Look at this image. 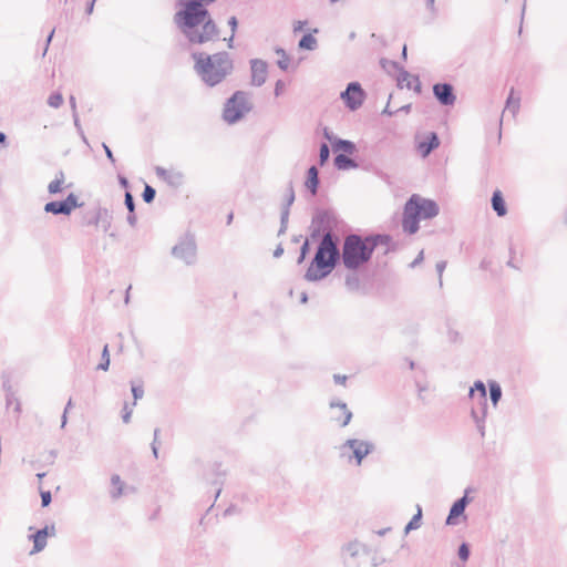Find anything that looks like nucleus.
<instances>
[{"label": "nucleus", "instance_id": "obj_35", "mask_svg": "<svg viewBox=\"0 0 567 567\" xmlns=\"http://www.w3.org/2000/svg\"><path fill=\"white\" fill-rule=\"evenodd\" d=\"M457 555L461 560L466 561L471 555L470 545L467 543H462L458 546Z\"/></svg>", "mask_w": 567, "mask_h": 567}, {"label": "nucleus", "instance_id": "obj_53", "mask_svg": "<svg viewBox=\"0 0 567 567\" xmlns=\"http://www.w3.org/2000/svg\"><path fill=\"white\" fill-rule=\"evenodd\" d=\"M309 251H310V250H300V256H299V258H298V260H297V261H298V264H301V262L305 260L306 255H307Z\"/></svg>", "mask_w": 567, "mask_h": 567}, {"label": "nucleus", "instance_id": "obj_25", "mask_svg": "<svg viewBox=\"0 0 567 567\" xmlns=\"http://www.w3.org/2000/svg\"><path fill=\"white\" fill-rule=\"evenodd\" d=\"M318 183V171L315 166H311L308 171L306 187L311 192L312 195L317 193Z\"/></svg>", "mask_w": 567, "mask_h": 567}, {"label": "nucleus", "instance_id": "obj_8", "mask_svg": "<svg viewBox=\"0 0 567 567\" xmlns=\"http://www.w3.org/2000/svg\"><path fill=\"white\" fill-rule=\"evenodd\" d=\"M250 110V103L247 94L244 92H236L226 103L224 109V118L234 123L244 116Z\"/></svg>", "mask_w": 567, "mask_h": 567}, {"label": "nucleus", "instance_id": "obj_46", "mask_svg": "<svg viewBox=\"0 0 567 567\" xmlns=\"http://www.w3.org/2000/svg\"><path fill=\"white\" fill-rule=\"evenodd\" d=\"M214 0H178L179 6L186 7L187 3H197L198 6H204V3L213 2Z\"/></svg>", "mask_w": 567, "mask_h": 567}, {"label": "nucleus", "instance_id": "obj_51", "mask_svg": "<svg viewBox=\"0 0 567 567\" xmlns=\"http://www.w3.org/2000/svg\"><path fill=\"white\" fill-rule=\"evenodd\" d=\"M3 386L7 390V408H10L13 404L12 394L9 393L10 386L7 384V382L3 383Z\"/></svg>", "mask_w": 567, "mask_h": 567}, {"label": "nucleus", "instance_id": "obj_62", "mask_svg": "<svg viewBox=\"0 0 567 567\" xmlns=\"http://www.w3.org/2000/svg\"><path fill=\"white\" fill-rule=\"evenodd\" d=\"M388 530H389V528H384V529L379 530L378 534L380 536H383Z\"/></svg>", "mask_w": 567, "mask_h": 567}, {"label": "nucleus", "instance_id": "obj_54", "mask_svg": "<svg viewBox=\"0 0 567 567\" xmlns=\"http://www.w3.org/2000/svg\"><path fill=\"white\" fill-rule=\"evenodd\" d=\"M308 301V295L306 291H302L301 295H300V302L301 303H307Z\"/></svg>", "mask_w": 567, "mask_h": 567}, {"label": "nucleus", "instance_id": "obj_41", "mask_svg": "<svg viewBox=\"0 0 567 567\" xmlns=\"http://www.w3.org/2000/svg\"><path fill=\"white\" fill-rule=\"evenodd\" d=\"M155 197V189L150 185H146L143 192V199L146 203H151Z\"/></svg>", "mask_w": 567, "mask_h": 567}, {"label": "nucleus", "instance_id": "obj_19", "mask_svg": "<svg viewBox=\"0 0 567 567\" xmlns=\"http://www.w3.org/2000/svg\"><path fill=\"white\" fill-rule=\"evenodd\" d=\"M362 548H363V545H361L359 542H351L343 547L342 550H343L344 564L348 567H357V563L352 561V559H354L359 555V553Z\"/></svg>", "mask_w": 567, "mask_h": 567}, {"label": "nucleus", "instance_id": "obj_36", "mask_svg": "<svg viewBox=\"0 0 567 567\" xmlns=\"http://www.w3.org/2000/svg\"><path fill=\"white\" fill-rule=\"evenodd\" d=\"M277 54L279 56L278 59V65L281 70H287L289 68V58L286 54V52L281 49L277 50Z\"/></svg>", "mask_w": 567, "mask_h": 567}, {"label": "nucleus", "instance_id": "obj_33", "mask_svg": "<svg viewBox=\"0 0 567 567\" xmlns=\"http://www.w3.org/2000/svg\"><path fill=\"white\" fill-rule=\"evenodd\" d=\"M110 367V352H109V346L105 344L102 354H101V362L97 365V370L107 371Z\"/></svg>", "mask_w": 567, "mask_h": 567}, {"label": "nucleus", "instance_id": "obj_29", "mask_svg": "<svg viewBox=\"0 0 567 567\" xmlns=\"http://www.w3.org/2000/svg\"><path fill=\"white\" fill-rule=\"evenodd\" d=\"M475 392H477V399L487 398L486 386L483 381L477 380L473 386L470 388L468 396L474 399Z\"/></svg>", "mask_w": 567, "mask_h": 567}, {"label": "nucleus", "instance_id": "obj_1", "mask_svg": "<svg viewBox=\"0 0 567 567\" xmlns=\"http://www.w3.org/2000/svg\"><path fill=\"white\" fill-rule=\"evenodd\" d=\"M174 21L192 43L214 41L218 33L208 10L197 3H187L174 16Z\"/></svg>", "mask_w": 567, "mask_h": 567}, {"label": "nucleus", "instance_id": "obj_4", "mask_svg": "<svg viewBox=\"0 0 567 567\" xmlns=\"http://www.w3.org/2000/svg\"><path fill=\"white\" fill-rule=\"evenodd\" d=\"M341 250H316L305 279L308 281H318L329 276L340 261Z\"/></svg>", "mask_w": 567, "mask_h": 567}, {"label": "nucleus", "instance_id": "obj_6", "mask_svg": "<svg viewBox=\"0 0 567 567\" xmlns=\"http://www.w3.org/2000/svg\"><path fill=\"white\" fill-rule=\"evenodd\" d=\"M374 444L368 441L358 439H348L340 446V455L347 457L349 462L355 461L357 465H360L365 456L372 453Z\"/></svg>", "mask_w": 567, "mask_h": 567}, {"label": "nucleus", "instance_id": "obj_5", "mask_svg": "<svg viewBox=\"0 0 567 567\" xmlns=\"http://www.w3.org/2000/svg\"><path fill=\"white\" fill-rule=\"evenodd\" d=\"M344 287L348 292L368 296L372 291V275L367 269L348 271L344 275Z\"/></svg>", "mask_w": 567, "mask_h": 567}, {"label": "nucleus", "instance_id": "obj_47", "mask_svg": "<svg viewBox=\"0 0 567 567\" xmlns=\"http://www.w3.org/2000/svg\"><path fill=\"white\" fill-rule=\"evenodd\" d=\"M447 337L451 342H458L461 340V334L453 329H449Z\"/></svg>", "mask_w": 567, "mask_h": 567}, {"label": "nucleus", "instance_id": "obj_17", "mask_svg": "<svg viewBox=\"0 0 567 567\" xmlns=\"http://www.w3.org/2000/svg\"><path fill=\"white\" fill-rule=\"evenodd\" d=\"M433 93L435 97L443 105H452L455 102V95L453 94V87L446 83H437L433 86Z\"/></svg>", "mask_w": 567, "mask_h": 567}, {"label": "nucleus", "instance_id": "obj_48", "mask_svg": "<svg viewBox=\"0 0 567 567\" xmlns=\"http://www.w3.org/2000/svg\"><path fill=\"white\" fill-rule=\"evenodd\" d=\"M125 205L131 213L134 210L133 196L130 193L125 194Z\"/></svg>", "mask_w": 567, "mask_h": 567}, {"label": "nucleus", "instance_id": "obj_30", "mask_svg": "<svg viewBox=\"0 0 567 567\" xmlns=\"http://www.w3.org/2000/svg\"><path fill=\"white\" fill-rule=\"evenodd\" d=\"M334 164L339 169H348L355 166L354 162L347 154H338Z\"/></svg>", "mask_w": 567, "mask_h": 567}, {"label": "nucleus", "instance_id": "obj_28", "mask_svg": "<svg viewBox=\"0 0 567 567\" xmlns=\"http://www.w3.org/2000/svg\"><path fill=\"white\" fill-rule=\"evenodd\" d=\"M111 484L113 486V489L111 491V497L116 499L123 494L124 483L121 480L120 475L114 474L111 477Z\"/></svg>", "mask_w": 567, "mask_h": 567}, {"label": "nucleus", "instance_id": "obj_38", "mask_svg": "<svg viewBox=\"0 0 567 567\" xmlns=\"http://www.w3.org/2000/svg\"><path fill=\"white\" fill-rule=\"evenodd\" d=\"M159 432H161V430L158 427H156L154 430V439H153V442L151 444L152 452H153V455H154L155 458L158 457V435H159Z\"/></svg>", "mask_w": 567, "mask_h": 567}, {"label": "nucleus", "instance_id": "obj_18", "mask_svg": "<svg viewBox=\"0 0 567 567\" xmlns=\"http://www.w3.org/2000/svg\"><path fill=\"white\" fill-rule=\"evenodd\" d=\"M267 79V64L261 60L251 62V82L255 85H261Z\"/></svg>", "mask_w": 567, "mask_h": 567}, {"label": "nucleus", "instance_id": "obj_42", "mask_svg": "<svg viewBox=\"0 0 567 567\" xmlns=\"http://www.w3.org/2000/svg\"><path fill=\"white\" fill-rule=\"evenodd\" d=\"M40 496H41V505L42 507H47L52 502V495L50 491H42L40 489Z\"/></svg>", "mask_w": 567, "mask_h": 567}, {"label": "nucleus", "instance_id": "obj_44", "mask_svg": "<svg viewBox=\"0 0 567 567\" xmlns=\"http://www.w3.org/2000/svg\"><path fill=\"white\" fill-rule=\"evenodd\" d=\"M475 425H476V429L481 435V437L483 439L485 436V420H482V419H473Z\"/></svg>", "mask_w": 567, "mask_h": 567}, {"label": "nucleus", "instance_id": "obj_24", "mask_svg": "<svg viewBox=\"0 0 567 567\" xmlns=\"http://www.w3.org/2000/svg\"><path fill=\"white\" fill-rule=\"evenodd\" d=\"M489 399L494 408H496L502 399V388L496 381H488Z\"/></svg>", "mask_w": 567, "mask_h": 567}, {"label": "nucleus", "instance_id": "obj_56", "mask_svg": "<svg viewBox=\"0 0 567 567\" xmlns=\"http://www.w3.org/2000/svg\"><path fill=\"white\" fill-rule=\"evenodd\" d=\"M131 288H132V286H128L126 291H125V297H124L125 303L130 302V290H131Z\"/></svg>", "mask_w": 567, "mask_h": 567}, {"label": "nucleus", "instance_id": "obj_60", "mask_svg": "<svg viewBox=\"0 0 567 567\" xmlns=\"http://www.w3.org/2000/svg\"><path fill=\"white\" fill-rule=\"evenodd\" d=\"M213 484H221L220 474H217V477L213 481Z\"/></svg>", "mask_w": 567, "mask_h": 567}, {"label": "nucleus", "instance_id": "obj_3", "mask_svg": "<svg viewBox=\"0 0 567 567\" xmlns=\"http://www.w3.org/2000/svg\"><path fill=\"white\" fill-rule=\"evenodd\" d=\"M439 214V206L435 202L412 195L406 202L403 212L402 226L405 233L412 235L419 229L421 219L433 218Z\"/></svg>", "mask_w": 567, "mask_h": 567}, {"label": "nucleus", "instance_id": "obj_32", "mask_svg": "<svg viewBox=\"0 0 567 567\" xmlns=\"http://www.w3.org/2000/svg\"><path fill=\"white\" fill-rule=\"evenodd\" d=\"M317 45L316 38L308 33L302 37V39L299 42V48L306 49V50H313Z\"/></svg>", "mask_w": 567, "mask_h": 567}, {"label": "nucleus", "instance_id": "obj_20", "mask_svg": "<svg viewBox=\"0 0 567 567\" xmlns=\"http://www.w3.org/2000/svg\"><path fill=\"white\" fill-rule=\"evenodd\" d=\"M171 256L184 266H192L197 261L196 250H171Z\"/></svg>", "mask_w": 567, "mask_h": 567}, {"label": "nucleus", "instance_id": "obj_57", "mask_svg": "<svg viewBox=\"0 0 567 567\" xmlns=\"http://www.w3.org/2000/svg\"><path fill=\"white\" fill-rule=\"evenodd\" d=\"M272 251H274V258H276V259L280 258L285 252V250H272Z\"/></svg>", "mask_w": 567, "mask_h": 567}, {"label": "nucleus", "instance_id": "obj_11", "mask_svg": "<svg viewBox=\"0 0 567 567\" xmlns=\"http://www.w3.org/2000/svg\"><path fill=\"white\" fill-rule=\"evenodd\" d=\"M365 94L359 83H350L344 92L341 93V99L346 105L354 111L360 107L364 101Z\"/></svg>", "mask_w": 567, "mask_h": 567}, {"label": "nucleus", "instance_id": "obj_49", "mask_svg": "<svg viewBox=\"0 0 567 567\" xmlns=\"http://www.w3.org/2000/svg\"><path fill=\"white\" fill-rule=\"evenodd\" d=\"M424 259V250H420L417 257L410 264L411 268H415Z\"/></svg>", "mask_w": 567, "mask_h": 567}, {"label": "nucleus", "instance_id": "obj_64", "mask_svg": "<svg viewBox=\"0 0 567 567\" xmlns=\"http://www.w3.org/2000/svg\"><path fill=\"white\" fill-rule=\"evenodd\" d=\"M93 6H94V2H93V1H91V2H90V6H89V11H87L89 13H91V12H92V10H93Z\"/></svg>", "mask_w": 567, "mask_h": 567}, {"label": "nucleus", "instance_id": "obj_27", "mask_svg": "<svg viewBox=\"0 0 567 567\" xmlns=\"http://www.w3.org/2000/svg\"><path fill=\"white\" fill-rule=\"evenodd\" d=\"M430 142L429 143H425V142H421L417 146L419 148V152L423 155V156H426L433 148L437 147L439 146V140H437V136L435 134H431L430 137H429Z\"/></svg>", "mask_w": 567, "mask_h": 567}, {"label": "nucleus", "instance_id": "obj_15", "mask_svg": "<svg viewBox=\"0 0 567 567\" xmlns=\"http://www.w3.org/2000/svg\"><path fill=\"white\" fill-rule=\"evenodd\" d=\"M55 534L54 525L44 526L41 529H38L34 534L30 535L29 538L33 542V548L31 554L39 553L44 549L47 546V538L49 535Z\"/></svg>", "mask_w": 567, "mask_h": 567}, {"label": "nucleus", "instance_id": "obj_43", "mask_svg": "<svg viewBox=\"0 0 567 567\" xmlns=\"http://www.w3.org/2000/svg\"><path fill=\"white\" fill-rule=\"evenodd\" d=\"M329 158V147L327 144H322L320 147V164L323 165Z\"/></svg>", "mask_w": 567, "mask_h": 567}, {"label": "nucleus", "instance_id": "obj_13", "mask_svg": "<svg viewBox=\"0 0 567 567\" xmlns=\"http://www.w3.org/2000/svg\"><path fill=\"white\" fill-rule=\"evenodd\" d=\"M468 492L470 488H466L464 495L453 503L445 520L446 525H455L456 518L464 515L465 508L471 502V498L468 497Z\"/></svg>", "mask_w": 567, "mask_h": 567}, {"label": "nucleus", "instance_id": "obj_10", "mask_svg": "<svg viewBox=\"0 0 567 567\" xmlns=\"http://www.w3.org/2000/svg\"><path fill=\"white\" fill-rule=\"evenodd\" d=\"M388 236L377 235L361 238L357 235H350L346 238L343 248H377L379 246H389Z\"/></svg>", "mask_w": 567, "mask_h": 567}, {"label": "nucleus", "instance_id": "obj_2", "mask_svg": "<svg viewBox=\"0 0 567 567\" xmlns=\"http://www.w3.org/2000/svg\"><path fill=\"white\" fill-rule=\"evenodd\" d=\"M195 69L210 85L219 83L233 70V62L225 52L213 55H195Z\"/></svg>", "mask_w": 567, "mask_h": 567}, {"label": "nucleus", "instance_id": "obj_45", "mask_svg": "<svg viewBox=\"0 0 567 567\" xmlns=\"http://www.w3.org/2000/svg\"><path fill=\"white\" fill-rule=\"evenodd\" d=\"M73 402H72V399H69L65 408H64V411H63V414H62V417H61V426L64 427L65 424H66V421H68V417H66V414L69 412V409H71Z\"/></svg>", "mask_w": 567, "mask_h": 567}, {"label": "nucleus", "instance_id": "obj_58", "mask_svg": "<svg viewBox=\"0 0 567 567\" xmlns=\"http://www.w3.org/2000/svg\"><path fill=\"white\" fill-rule=\"evenodd\" d=\"M229 24L233 27V30L236 28V25H237V20H236V18H235V17L230 18V20H229Z\"/></svg>", "mask_w": 567, "mask_h": 567}, {"label": "nucleus", "instance_id": "obj_26", "mask_svg": "<svg viewBox=\"0 0 567 567\" xmlns=\"http://www.w3.org/2000/svg\"><path fill=\"white\" fill-rule=\"evenodd\" d=\"M422 520V507L416 505V513L412 516L410 522L405 525L404 532L409 534L411 530L417 529L421 526Z\"/></svg>", "mask_w": 567, "mask_h": 567}, {"label": "nucleus", "instance_id": "obj_37", "mask_svg": "<svg viewBox=\"0 0 567 567\" xmlns=\"http://www.w3.org/2000/svg\"><path fill=\"white\" fill-rule=\"evenodd\" d=\"M48 103H49V105H50V106H52V107H55V109H56V107H60V106L62 105V103H63V96H62V94H61V93H58V92L52 93V94L49 96V99H48Z\"/></svg>", "mask_w": 567, "mask_h": 567}, {"label": "nucleus", "instance_id": "obj_22", "mask_svg": "<svg viewBox=\"0 0 567 567\" xmlns=\"http://www.w3.org/2000/svg\"><path fill=\"white\" fill-rule=\"evenodd\" d=\"M492 207L497 216L503 217L506 215V204L501 190H495L492 197Z\"/></svg>", "mask_w": 567, "mask_h": 567}, {"label": "nucleus", "instance_id": "obj_40", "mask_svg": "<svg viewBox=\"0 0 567 567\" xmlns=\"http://www.w3.org/2000/svg\"><path fill=\"white\" fill-rule=\"evenodd\" d=\"M132 413H133V409L130 408L127 402H125L123 410H122V420L124 423H126V424L130 423Z\"/></svg>", "mask_w": 567, "mask_h": 567}, {"label": "nucleus", "instance_id": "obj_39", "mask_svg": "<svg viewBox=\"0 0 567 567\" xmlns=\"http://www.w3.org/2000/svg\"><path fill=\"white\" fill-rule=\"evenodd\" d=\"M446 268V261L445 260H440L435 264V269H436V272L439 275V286L442 287L443 286V279H442V276H443V271L444 269Z\"/></svg>", "mask_w": 567, "mask_h": 567}, {"label": "nucleus", "instance_id": "obj_23", "mask_svg": "<svg viewBox=\"0 0 567 567\" xmlns=\"http://www.w3.org/2000/svg\"><path fill=\"white\" fill-rule=\"evenodd\" d=\"M65 187V175L63 172H60L59 174H56L55 178L48 185V190L50 194H58L61 193Z\"/></svg>", "mask_w": 567, "mask_h": 567}, {"label": "nucleus", "instance_id": "obj_52", "mask_svg": "<svg viewBox=\"0 0 567 567\" xmlns=\"http://www.w3.org/2000/svg\"><path fill=\"white\" fill-rule=\"evenodd\" d=\"M347 375H342V374H333V380L336 383L338 384H344L346 381H347Z\"/></svg>", "mask_w": 567, "mask_h": 567}, {"label": "nucleus", "instance_id": "obj_12", "mask_svg": "<svg viewBox=\"0 0 567 567\" xmlns=\"http://www.w3.org/2000/svg\"><path fill=\"white\" fill-rule=\"evenodd\" d=\"M309 245H317L318 248H336L337 243L333 241L332 236L326 228L315 229L309 239L305 243L302 248H307Z\"/></svg>", "mask_w": 567, "mask_h": 567}, {"label": "nucleus", "instance_id": "obj_63", "mask_svg": "<svg viewBox=\"0 0 567 567\" xmlns=\"http://www.w3.org/2000/svg\"><path fill=\"white\" fill-rule=\"evenodd\" d=\"M6 141V135L3 133H0V143H3Z\"/></svg>", "mask_w": 567, "mask_h": 567}, {"label": "nucleus", "instance_id": "obj_9", "mask_svg": "<svg viewBox=\"0 0 567 567\" xmlns=\"http://www.w3.org/2000/svg\"><path fill=\"white\" fill-rule=\"evenodd\" d=\"M374 250H341L340 255L344 267L348 271L363 269L365 265L372 258Z\"/></svg>", "mask_w": 567, "mask_h": 567}, {"label": "nucleus", "instance_id": "obj_16", "mask_svg": "<svg viewBox=\"0 0 567 567\" xmlns=\"http://www.w3.org/2000/svg\"><path fill=\"white\" fill-rule=\"evenodd\" d=\"M330 409H339L340 413L333 415L332 420L336 421L341 427L347 426L353 416L352 412L348 409L347 403L340 400H331L329 403Z\"/></svg>", "mask_w": 567, "mask_h": 567}, {"label": "nucleus", "instance_id": "obj_21", "mask_svg": "<svg viewBox=\"0 0 567 567\" xmlns=\"http://www.w3.org/2000/svg\"><path fill=\"white\" fill-rule=\"evenodd\" d=\"M488 414L487 398L476 399V403L472 406L471 416L472 419L486 420Z\"/></svg>", "mask_w": 567, "mask_h": 567}, {"label": "nucleus", "instance_id": "obj_14", "mask_svg": "<svg viewBox=\"0 0 567 567\" xmlns=\"http://www.w3.org/2000/svg\"><path fill=\"white\" fill-rule=\"evenodd\" d=\"M78 206L76 197L70 194L63 202H51L44 207L47 213L69 215Z\"/></svg>", "mask_w": 567, "mask_h": 567}, {"label": "nucleus", "instance_id": "obj_59", "mask_svg": "<svg viewBox=\"0 0 567 567\" xmlns=\"http://www.w3.org/2000/svg\"><path fill=\"white\" fill-rule=\"evenodd\" d=\"M14 412L19 413L20 412V403L16 400L14 402V408H13Z\"/></svg>", "mask_w": 567, "mask_h": 567}, {"label": "nucleus", "instance_id": "obj_50", "mask_svg": "<svg viewBox=\"0 0 567 567\" xmlns=\"http://www.w3.org/2000/svg\"><path fill=\"white\" fill-rule=\"evenodd\" d=\"M285 89H286L285 82L278 81L276 83V87H275L276 95H280L281 93H284Z\"/></svg>", "mask_w": 567, "mask_h": 567}, {"label": "nucleus", "instance_id": "obj_34", "mask_svg": "<svg viewBox=\"0 0 567 567\" xmlns=\"http://www.w3.org/2000/svg\"><path fill=\"white\" fill-rule=\"evenodd\" d=\"M131 390L134 398V401L132 405H136V401L142 399L144 395V389L142 384H135L134 382L131 383Z\"/></svg>", "mask_w": 567, "mask_h": 567}, {"label": "nucleus", "instance_id": "obj_61", "mask_svg": "<svg viewBox=\"0 0 567 567\" xmlns=\"http://www.w3.org/2000/svg\"><path fill=\"white\" fill-rule=\"evenodd\" d=\"M45 475H47V473L42 472V473H38L37 477L39 478V481H41Z\"/></svg>", "mask_w": 567, "mask_h": 567}, {"label": "nucleus", "instance_id": "obj_7", "mask_svg": "<svg viewBox=\"0 0 567 567\" xmlns=\"http://www.w3.org/2000/svg\"><path fill=\"white\" fill-rule=\"evenodd\" d=\"M499 256L497 257V265H494L493 258L483 259L481 262V268L484 270H489L493 274H496L498 269L502 268V264L505 262L508 267L514 269H519L523 260V250H499Z\"/></svg>", "mask_w": 567, "mask_h": 567}, {"label": "nucleus", "instance_id": "obj_55", "mask_svg": "<svg viewBox=\"0 0 567 567\" xmlns=\"http://www.w3.org/2000/svg\"><path fill=\"white\" fill-rule=\"evenodd\" d=\"M104 148H105V152H106L107 157H109L112 162H114V156H113V153L111 152V150H110L106 145H104Z\"/></svg>", "mask_w": 567, "mask_h": 567}, {"label": "nucleus", "instance_id": "obj_31", "mask_svg": "<svg viewBox=\"0 0 567 567\" xmlns=\"http://www.w3.org/2000/svg\"><path fill=\"white\" fill-rule=\"evenodd\" d=\"M334 152L340 154H352L354 152V145L349 141L339 140L333 144Z\"/></svg>", "mask_w": 567, "mask_h": 567}]
</instances>
